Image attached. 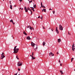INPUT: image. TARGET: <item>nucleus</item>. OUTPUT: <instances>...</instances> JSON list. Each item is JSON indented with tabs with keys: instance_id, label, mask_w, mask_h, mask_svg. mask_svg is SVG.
<instances>
[{
	"instance_id": "31",
	"label": "nucleus",
	"mask_w": 75,
	"mask_h": 75,
	"mask_svg": "<svg viewBox=\"0 0 75 75\" xmlns=\"http://www.w3.org/2000/svg\"><path fill=\"white\" fill-rule=\"evenodd\" d=\"M41 6H42V3L41 2Z\"/></svg>"
},
{
	"instance_id": "38",
	"label": "nucleus",
	"mask_w": 75,
	"mask_h": 75,
	"mask_svg": "<svg viewBox=\"0 0 75 75\" xmlns=\"http://www.w3.org/2000/svg\"><path fill=\"white\" fill-rule=\"evenodd\" d=\"M41 18V20H42V17L41 18Z\"/></svg>"
},
{
	"instance_id": "40",
	"label": "nucleus",
	"mask_w": 75,
	"mask_h": 75,
	"mask_svg": "<svg viewBox=\"0 0 75 75\" xmlns=\"http://www.w3.org/2000/svg\"><path fill=\"white\" fill-rule=\"evenodd\" d=\"M60 66H62V64L60 63Z\"/></svg>"
},
{
	"instance_id": "16",
	"label": "nucleus",
	"mask_w": 75,
	"mask_h": 75,
	"mask_svg": "<svg viewBox=\"0 0 75 75\" xmlns=\"http://www.w3.org/2000/svg\"><path fill=\"white\" fill-rule=\"evenodd\" d=\"M60 72H61V74H63V72H62V70H60Z\"/></svg>"
},
{
	"instance_id": "48",
	"label": "nucleus",
	"mask_w": 75,
	"mask_h": 75,
	"mask_svg": "<svg viewBox=\"0 0 75 75\" xmlns=\"http://www.w3.org/2000/svg\"><path fill=\"white\" fill-rule=\"evenodd\" d=\"M33 30H34V28H33Z\"/></svg>"
},
{
	"instance_id": "17",
	"label": "nucleus",
	"mask_w": 75,
	"mask_h": 75,
	"mask_svg": "<svg viewBox=\"0 0 75 75\" xmlns=\"http://www.w3.org/2000/svg\"><path fill=\"white\" fill-rule=\"evenodd\" d=\"M56 31L57 34H59V31L58 30H56Z\"/></svg>"
},
{
	"instance_id": "45",
	"label": "nucleus",
	"mask_w": 75,
	"mask_h": 75,
	"mask_svg": "<svg viewBox=\"0 0 75 75\" xmlns=\"http://www.w3.org/2000/svg\"><path fill=\"white\" fill-rule=\"evenodd\" d=\"M10 4H11V1H10Z\"/></svg>"
},
{
	"instance_id": "7",
	"label": "nucleus",
	"mask_w": 75,
	"mask_h": 75,
	"mask_svg": "<svg viewBox=\"0 0 75 75\" xmlns=\"http://www.w3.org/2000/svg\"><path fill=\"white\" fill-rule=\"evenodd\" d=\"M4 57H5V56H4V55H2L1 57V59H3Z\"/></svg>"
},
{
	"instance_id": "14",
	"label": "nucleus",
	"mask_w": 75,
	"mask_h": 75,
	"mask_svg": "<svg viewBox=\"0 0 75 75\" xmlns=\"http://www.w3.org/2000/svg\"><path fill=\"white\" fill-rule=\"evenodd\" d=\"M58 42H61V39H58Z\"/></svg>"
},
{
	"instance_id": "1",
	"label": "nucleus",
	"mask_w": 75,
	"mask_h": 75,
	"mask_svg": "<svg viewBox=\"0 0 75 75\" xmlns=\"http://www.w3.org/2000/svg\"><path fill=\"white\" fill-rule=\"evenodd\" d=\"M31 45L32 47H34L33 48L35 49V50L36 51L37 49L38 48V46H37V45L36 44L35 45V44L34 43H33V42H31Z\"/></svg>"
},
{
	"instance_id": "35",
	"label": "nucleus",
	"mask_w": 75,
	"mask_h": 75,
	"mask_svg": "<svg viewBox=\"0 0 75 75\" xmlns=\"http://www.w3.org/2000/svg\"><path fill=\"white\" fill-rule=\"evenodd\" d=\"M18 70L19 71H20V69H18Z\"/></svg>"
},
{
	"instance_id": "23",
	"label": "nucleus",
	"mask_w": 75,
	"mask_h": 75,
	"mask_svg": "<svg viewBox=\"0 0 75 75\" xmlns=\"http://www.w3.org/2000/svg\"><path fill=\"white\" fill-rule=\"evenodd\" d=\"M30 8H31L32 10H34V8L33 7H30Z\"/></svg>"
},
{
	"instance_id": "5",
	"label": "nucleus",
	"mask_w": 75,
	"mask_h": 75,
	"mask_svg": "<svg viewBox=\"0 0 75 75\" xmlns=\"http://www.w3.org/2000/svg\"><path fill=\"white\" fill-rule=\"evenodd\" d=\"M75 45H74V44L72 45V50L74 51V50H75Z\"/></svg>"
},
{
	"instance_id": "2",
	"label": "nucleus",
	"mask_w": 75,
	"mask_h": 75,
	"mask_svg": "<svg viewBox=\"0 0 75 75\" xmlns=\"http://www.w3.org/2000/svg\"><path fill=\"white\" fill-rule=\"evenodd\" d=\"M16 47H17V46H16L14 48V52H13L14 54H16L17 53V52H18V50H19V49H18V48L16 49Z\"/></svg>"
},
{
	"instance_id": "39",
	"label": "nucleus",
	"mask_w": 75,
	"mask_h": 75,
	"mask_svg": "<svg viewBox=\"0 0 75 75\" xmlns=\"http://www.w3.org/2000/svg\"><path fill=\"white\" fill-rule=\"evenodd\" d=\"M12 23L13 24H15V23H14V22H12Z\"/></svg>"
},
{
	"instance_id": "6",
	"label": "nucleus",
	"mask_w": 75,
	"mask_h": 75,
	"mask_svg": "<svg viewBox=\"0 0 75 75\" xmlns=\"http://www.w3.org/2000/svg\"><path fill=\"white\" fill-rule=\"evenodd\" d=\"M49 55L50 57H53L54 55V54H52V52H51L49 53Z\"/></svg>"
},
{
	"instance_id": "44",
	"label": "nucleus",
	"mask_w": 75,
	"mask_h": 75,
	"mask_svg": "<svg viewBox=\"0 0 75 75\" xmlns=\"http://www.w3.org/2000/svg\"><path fill=\"white\" fill-rule=\"evenodd\" d=\"M59 63H60V60H59Z\"/></svg>"
},
{
	"instance_id": "25",
	"label": "nucleus",
	"mask_w": 75,
	"mask_h": 75,
	"mask_svg": "<svg viewBox=\"0 0 75 75\" xmlns=\"http://www.w3.org/2000/svg\"><path fill=\"white\" fill-rule=\"evenodd\" d=\"M28 12V9H26L25 10V12Z\"/></svg>"
},
{
	"instance_id": "32",
	"label": "nucleus",
	"mask_w": 75,
	"mask_h": 75,
	"mask_svg": "<svg viewBox=\"0 0 75 75\" xmlns=\"http://www.w3.org/2000/svg\"><path fill=\"white\" fill-rule=\"evenodd\" d=\"M51 30H52V31H53V28H51Z\"/></svg>"
},
{
	"instance_id": "52",
	"label": "nucleus",
	"mask_w": 75,
	"mask_h": 75,
	"mask_svg": "<svg viewBox=\"0 0 75 75\" xmlns=\"http://www.w3.org/2000/svg\"><path fill=\"white\" fill-rule=\"evenodd\" d=\"M33 34L32 33H31V34Z\"/></svg>"
},
{
	"instance_id": "29",
	"label": "nucleus",
	"mask_w": 75,
	"mask_h": 75,
	"mask_svg": "<svg viewBox=\"0 0 75 75\" xmlns=\"http://www.w3.org/2000/svg\"><path fill=\"white\" fill-rule=\"evenodd\" d=\"M56 30H58V27H56Z\"/></svg>"
},
{
	"instance_id": "53",
	"label": "nucleus",
	"mask_w": 75,
	"mask_h": 75,
	"mask_svg": "<svg viewBox=\"0 0 75 75\" xmlns=\"http://www.w3.org/2000/svg\"><path fill=\"white\" fill-rule=\"evenodd\" d=\"M74 71H75V69H74Z\"/></svg>"
},
{
	"instance_id": "27",
	"label": "nucleus",
	"mask_w": 75,
	"mask_h": 75,
	"mask_svg": "<svg viewBox=\"0 0 75 75\" xmlns=\"http://www.w3.org/2000/svg\"><path fill=\"white\" fill-rule=\"evenodd\" d=\"M29 3H30H30H32V2L33 1V0H31V1H29Z\"/></svg>"
},
{
	"instance_id": "54",
	"label": "nucleus",
	"mask_w": 75,
	"mask_h": 75,
	"mask_svg": "<svg viewBox=\"0 0 75 75\" xmlns=\"http://www.w3.org/2000/svg\"><path fill=\"white\" fill-rule=\"evenodd\" d=\"M3 1H4V0H3Z\"/></svg>"
},
{
	"instance_id": "26",
	"label": "nucleus",
	"mask_w": 75,
	"mask_h": 75,
	"mask_svg": "<svg viewBox=\"0 0 75 75\" xmlns=\"http://www.w3.org/2000/svg\"><path fill=\"white\" fill-rule=\"evenodd\" d=\"M52 12H53V14H55V11H52Z\"/></svg>"
},
{
	"instance_id": "28",
	"label": "nucleus",
	"mask_w": 75,
	"mask_h": 75,
	"mask_svg": "<svg viewBox=\"0 0 75 75\" xmlns=\"http://www.w3.org/2000/svg\"><path fill=\"white\" fill-rule=\"evenodd\" d=\"M27 9V8L26 7H25V10H26Z\"/></svg>"
},
{
	"instance_id": "50",
	"label": "nucleus",
	"mask_w": 75,
	"mask_h": 75,
	"mask_svg": "<svg viewBox=\"0 0 75 75\" xmlns=\"http://www.w3.org/2000/svg\"><path fill=\"white\" fill-rule=\"evenodd\" d=\"M14 6H15V7H16V6L15 5Z\"/></svg>"
},
{
	"instance_id": "30",
	"label": "nucleus",
	"mask_w": 75,
	"mask_h": 75,
	"mask_svg": "<svg viewBox=\"0 0 75 75\" xmlns=\"http://www.w3.org/2000/svg\"><path fill=\"white\" fill-rule=\"evenodd\" d=\"M19 1L21 3L22 2V1H23V0H19Z\"/></svg>"
},
{
	"instance_id": "46",
	"label": "nucleus",
	"mask_w": 75,
	"mask_h": 75,
	"mask_svg": "<svg viewBox=\"0 0 75 75\" xmlns=\"http://www.w3.org/2000/svg\"><path fill=\"white\" fill-rule=\"evenodd\" d=\"M59 54V53H58V52H57V54Z\"/></svg>"
},
{
	"instance_id": "3",
	"label": "nucleus",
	"mask_w": 75,
	"mask_h": 75,
	"mask_svg": "<svg viewBox=\"0 0 75 75\" xmlns=\"http://www.w3.org/2000/svg\"><path fill=\"white\" fill-rule=\"evenodd\" d=\"M59 29L60 30H63V27L61 24L59 25Z\"/></svg>"
},
{
	"instance_id": "22",
	"label": "nucleus",
	"mask_w": 75,
	"mask_h": 75,
	"mask_svg": "<svg viewBox=\"0 0 75 75\" xmlns=\"http://www.w3.org/2000/svg\"><path fill=\"white\" fill-rule=\"evenodd\" d=\"M10 23H13V20H11V21H10Z\"/></svg>"
},
{
	"instance_id": "20",
	"label": "nucleus",
	"mask_w": 75,
	"mask_h": 75,
	"mask_svg": "<svg viewBox=\"0 0 75 75\" xmlns=\"http://www.w3.org/2000/svg\"><path fill=\"white\" fill-rule=\"evenodd\" d=\"M74 59V58H71V62H72V61H73V60Z\"/></svg>"
},
{
	"instance_id": "42",
	"label": "nucleus",
	"mask_w": 75,
	"mask_h": 75,
	"mask_svg": "<svg viewBox=\"0 0 75 75\" xmlns=\"http://www.w3.org/2000/svg\"><path fill=\"white\" fill-rule=\"evenodd\" d=\"M43 29H45V28H44V27H43Z\"/></svg>"
},
{
	"instance_id": "56",
	"label": "nucleus",
	"mask_w": 75,
	"mask_h": 75,
	"mask_svg": "<svg viewBox=\"0 0 75 75\" xmlns=\"http://www.w3.org/2000/svg\"><path fill=\"white\" fill-rule=\"evenodd\" d=\"M30 56H31V55H30Z\"/></svg>"
},
{
	"instance_id": "15",
	"label": "nucleus",
	"mask_w": 75,
	"mask_h": 75,
	"mask_svg": "<svg viewBox=\"0 0 75 75\" xmlns=\"http://www.w3.org/2000/svg\"><path fill=\"white\" fill-rule=\"evenodd\" d=\"M23 34H24L25 35H27V33H25V31L23 32Z\"/></svg>"
},
{
	"instance_id": "47",
	"label": "nucleus",
	"mask_w": 75,
	"mask_h": 75,
	"mask_svg": "<svg viewBox=\"0 0 75 75\" xmlns=\"http://www.w3.org/2000/svg\"><path fill=\"white\" fill-rule=\"evenodd\" d=\"M33 11H35L34 10V9H33Z\"/></svg>"
},
{
	"instance_id": "33",
	"label": "nucleus",
	"mask_w": 75,
	"mask_h": 75,
	"mask_svg": "<svg viewBox=\"0 0 75 75\" xmlns=\"http://www.w3.org/2000/svg\"><path fill=\"white\" fill-rule=\"evenodd\" d=\"M19 9H21L22 10H23V8H19Z\"/></svg>"
},
{
	"instance_id": "21",
	"label": "nucleus",
	"mask_w": 75,
	"mask_h": 75,
	"mask_svg": "<svg viewBox=\"0 0 75 75\" xmlns=\"http://www.w3.org/2000/svg\"><path fill=\"white\" fill-rule=\"evenodd\" d=\"M41 7H43V8H45V6H44V5H42L41 6Z\"/></svg>"
},
{
	"instance_id": "8",
	"label": "nucleus",
	"mask_w": 75,
	"mask_h": 75,
	"mask_svg": "<svg viewBox=\"0 0 75 75\" xmlns=\"http://www.w3.org/2000/svg\"><path fill=\"white\" fill-rule=\"evenodd\" d=\"M28 10H29V11H30L31 12V13L32 14L33 12L32 11H31V9L30 8H29V7H28Z\"/></svg>"
},
{
	"instance_id": "4",
	"label": "nucleus",
	"mask_w": 75,
	"mask_h": 75,
	"mask_svg": "<svg viewBox=\"0 0 75 75\" xmlns=\"http://www.w3.org/2000/svg\"><path fill=\"white\" fill-rule=\"evenodd\" d=\"M22 63L21 62H18L17 63V65L18 66H21V65H22Z\"/></svg>"
},
{
	"instance_id": "57",
	"label": "nucleus",
	"mask_w": 75,
	"mask_h": 75,
	"mask_svg": "<svg viewBox=\"0 0 75 75\" xmlns=\"http://www.w3.org/2000/svg\"><path fill=\"white\" fill-rule=\"evenodd\" d=\"M66 1H67V0H66Z\"/></svg>"
},
{
	"instance_id": "18",
	"label": "nucleus",
	"mask_w": 75,
	"mask_h": 75,
	"mask_svg": "<svg viewBox=\"0 0 75 75\" xmlns=\"http://www.w3.org/2000/svg\"><path fill=\"white\" fill-rule=\"evenodd\" d=\"M45 44V42H43V46H44Z\"/></svg>"
},
{
	"instance_id": "12",
	"label": "nucleus",
	"mask_w": 75,
	"mask_h": 75,
	"mask_svg": "<svg viewBox=\"0 0 75 75\" xmlns=\"http://www.w3.org/2000/svg\"><path fill=\"white\" fill-rule=\"evenodd\" d=\"M33 7L35 8H36V5L35 4L34 5V3H33Z\"/></svg>"
},
{
	"instance_id": "19",
	"label": "nucleus",
	"mask_w": 75,
	"mask_h": 75,
	"mask_svg": "<svg viewBox=\"0 0 75 75\" xmlns=\"http://www.w3.org/2000/svg\"><path fill=\"white\" fill-rule=\"evenodd\" d=\"M10 8H11V10H12V5H10Z\"/></svg>"
},
{
	"instance_id": "37",
	"label": "nucleus",
	"mask_w": 75,
	"mask_h": 75,
	"mask_svg": "<svg viewBox=\"0 0 75 75\" xmlns=\"http://www.w3.org/2000/svg\"><path fill=\"white\" fill-rule=\"evenodd\" d=\"M4 55V53L2 52V54H1V55Z\"/></svg>"
},
{
	"instance_id": "24",
	"label": "nucleus",
	"mask_w": 75,
	"mask_h": 75,
	"mask_svg": "<svg viewBox=\"0 0 75 75\" xmlns=\"http://www.w3.org/2000/svg\"><path fill=\"white\" fill-rule=\"evenodd\" d=\"M16 58L17 59H19V58H18V55L16 56Z\"/></svg>"
},
{
	"instance_id": "11",
	"label": "nucleus",
	"mask_w": 75,
	"mask_h": 75,
	"mask_svg": "<svg viewBox=\"0 0 75 75\" xmlns=\"http://www.w3.org/2000/svg\"><path fill=\"white\" fill-rule=\"evenodd\" d=\"M44 11V12H46V9H43L42 10V12Z\"/></svg>"
},
{
	"instance_id": "49",
	"label": "nucleus",
	"mask_w": 75,
	"mask_h": 75,
	"mask_svg": "<svg viewBox=\"0 0 75 75\" xmlns=\"http://www.w3.org/2000/svg\"><path fill=\"white\" fill-rule=\"evenodd\" d=\"M51 28H49V29H50Z\"/></svg>"
},
{
	"instance_id": "36",
	"label": "nucleus",
	"mask_w": 75,
	"mask_h": 75,
	"mask_svg": "<svg viewBox=\"0 0 75 75\" xmlns=\"http://www.w3.org/2000/svg\"><path fill=\"white\" fill-rule=\"evenodd\" d=\"M68 34L69 35H71V34H70V33H69V32H68Z\"/></svg>"
},
{
	"instance_id": "58",
	"label": "nucleus",
	"mask_w": 75,
	"mask_h": 75,
	"mask_svg": "<svg viewBox=\"0 0 75 75\" xmlns=\"http://www.w3.org/2000/svg\"><path fill=\"white\" fill-rule=\"evenodd\" d=\"M3 75V74H2Z\"/></svg>"
},
{
	"instance_id": "9",
	"label": "nucleus",
	"mask_w": 75,
	"mask_h": 75,
	"mask_svg": "<svg viewBox=\"0 0 75 75\" xmlns=\"http://www.w3.org/2000/svg\"><path fill=\"white\" fill-rule=\"evenodd\" d=\"M30 27V30H32L33 29V28H32V27H31V26H28V27H27V28H30V27Z\"/></svg>"
},
{
	"instance_id": "55",
	"label": "nucleus",
	"mask_w": 75,
	"mask_h": 75,
	"mask_svg": "<svg viewBox=\"0 0 75 75\" xmlns=\"http://www.w3.org/2000/svg\"><path fill=\"white\" fill-rule=\"evenodd\" d=\"M29 27V28H30V27Z\"/></svg>"
},
{
	"instance_id": "34",
	"label": "nucleus",
	"mask_w": 75,
	"mask_h": 75,
	"mask_svg": "<svg viewBox=\"0 0 75 75\" xmlns=\"http://www.w3.org/2000/svg\"><path fill=\"white\" fill-rule=\"evenodd\" d=\"M32 56H33V55H34V52H32Z\"/></svg>"
},
{
	"instance_id": "13",
	"label": "nucleus",
	"mask_w": 75,
	"mask_h": 75,
	"mask_svg": "<svg viewBox=\"0 0 75 75\" xmlns=\"http://www.w3.org/2000/svg\"><path fill=\"white\" fill-rule=\"evenodd\" d=\"M32 60L35 59V57H34V56H32Z\"/></svg>"
},
{
	"instance_id": "10",
	"label": "nucleus",
	"mask_w": 75,
	"mask_h": 75,
	"mask_svg": "<svg viewBox=\"0 0 75 75\" xmlns=\"http://www.w3.org/2000/svg\"><path fill=\"white\" fill-rule=\"evenodd\" d=\"M27 40H31V38H30V36H28L27 37Z\"/></svg>"
},
{
	"instance_id": "43",
	"label": "nucleus",
	"mask_w": 75,
	"mask_h": 75,
	"mask_svg": "<svg viewBox=\"0 0 75 75\" xmlns=\"http://www.w3.org/2000/svg\"><path fill=\"white\" fill-rule=\"evenodd\" d=\"M52 10V9H51V8H50V9H49V10Z\"/></svg>"
},
{
	"instance_id": "41",
	"label": "nucleus",
	"mask_w": 75,
	"mask_h": 75,
	"mask_svg": "<svg viewBox=\"0 0 75 75\" xmlns=\"http://www.w3.org/2000/svg\"><path fill=\"white\" fill-rule=\"evenodd\" d=\"M40 18V16H38V18Z\"/></svg>"
},
{
	"instance_id": "51",
	"label": "nucleus",
	"mask_w": 75,
	"mask_h": 75,
	"mask_svg": "<svg viewBox=\"0 0 75 75\" xmlns=\"http://www.w3.org/2000/svg\"><path fill=\"white\" fill-rule=\"evenodd\" d=\"M13 38V36H12Z\"/></svg>"
}]
</instances>
